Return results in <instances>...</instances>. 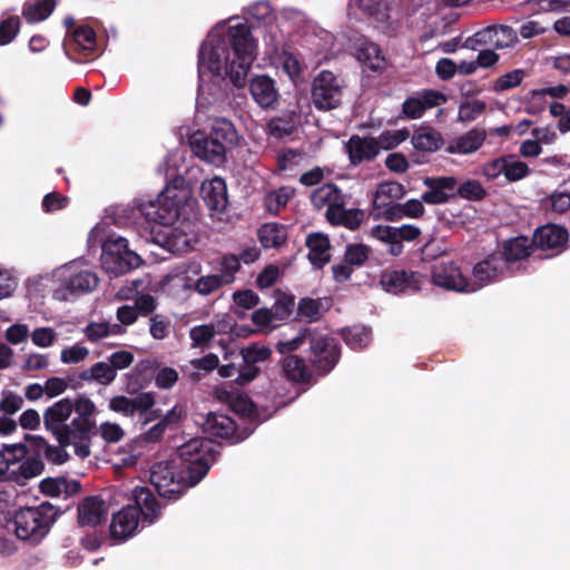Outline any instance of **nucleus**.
<instances>
[{
	"label": "nucleus",
	"mask_w": 570,
	"mask_h": 570,
	"mask_svg": "<svg viewBox=\"0 0 570 570\" xmlns=\"http://www.w3.org/2000/svg\"><path fill=\"white\" fill-rule=\"evenodd\" d=\"M183 161V153H171L159 166L170 181L156 200L138 205L140 214L157 224L153 228L154 242L175 254L185 253L191 247L193 219L196 217L191 190L178 174Z\"/></svg>",
	"instance_id": "f257e3e1"
},
{
	"label": "nucleus",
	"mask_w": 570,
	"mask_h": 570,
	"mask_svg": "<svg viewBox=\"0 0 570 570\" xmlns=\"http://www.w3.org/2000/svg\"><path fill=\"white\" fill-rule=\"evenodd\" d=\"M255 55L256 43L247 23L228 26L225 21L218 22L199 49L197 106L203 104L207 75L228 78L237 88L245 87Z\"/></svg>",
	"instance_id": "f03ea898"
},
{
	"label": "nucleus",
	"mask_w": 570,
	"mask_h": 570,
	"mask_svg": "<svg viewBox=\"0 0 570 570\" xmlns=\"http://www.w3.org/2000/svg\"><path fill=\"white\" fill-rule=\"evenodd\" d=\"M136 505L128 504L115 513L110 523V535L117 541H125L135 534L139 524V513L144 521L154 523L160 514V505L148 488L136 487L131 491Z\"/></svg>",
	"instance_id": "7ed1b4c3"
},
{
	"label": "nucleus",
	"mask_w": 570,
	"mask_h": 570,
	"mask_svg": "<svg viewBox=\"0 0 570 570\" xmlns=\"http://www.w3.org/2000/svg\"><path fill=\"white\" fill-rule=\"evenodd\" d=\"M55 285L53 298L66 302L79 295L92 292L99 284V278L85 261L69 262L51 274Z\"/></svg>",
	"instance_id": "20e7f679"
},
{
	"label": "nucleus",
	"mask_w": 570,
	"mask_h": 570,
	"mask_svg": "<svg viewBox=\"0 0 570 570\" xmlns=\"http://www.w3.org/2000/svg\"><path fill=\"white\" fill-rule=\"evenodd\" d=\"M311 202L316 209L325 208V217L332 225L356 229L363 219L360 209L345 207L346 196L334 184H324L311 194Z\"/></svg>",
	"instance_id": "39448f33"
},
{
	"label": "nucleus",
	"mask_w": 570,
	"mask_h": 570,
	"mask_svg": "<svg viewBox=\"0 0 570 570\" xmlns=\"http://www.w3.org/2000/svg\"><path fill=\"white\" fill-rule=\"evenodd\" d=\"M179 470L189 476V485H196L208 472L215 461V444L206 438H194L177 450Z\"/></svg>",
	"instance_id": "423d86ee"
},
{
	"label": "nucleus",
	"mask_w": 570,
	"mask_h": 570,
	"mask_svg": "<svg viewBox=\"0 0 570 570\" xmlns=\"http://www.w3.org/2000/svg\"><path fill=\"white\" fill-rule=\"evenodd\" d=\"M56 509L49 503L20 509L14 514V532L21 540L40 542L55 522Z\"/></svg>",
	"instance_id": "0eeeda50"
},
{
	"label": "nucleus",
	"mask_w": 570,
	"mask_h": 570,
	"mask_svg": "<svg viewBox=\"0 0 570 570\" xmlns=\"http://www.w3.org/2000/svg\"><path fill=\"white\" fill-rule=\"evenodd\" d=\"M101 267L108 274L121 275L140 265V257L128 249L127 239L110 236L101 244Z\"/></svg>",
	"instance_id": "6e6552de"
},
{
	"label": "nucleus",
	"mask_w": 570,
	"mask_h": 570,
	"mask_svg": "<svg viewBox=\"0 0 570 570\" xmlns=\"http://www.w3.org/2000/svg\"><path fill=\"white\" fill-rule=\"evenodd\" d=\"M179 464L176 462H158L156 463L150 473V481L156 488L159 495L171 499L180 494L188 484L189 476L184 470H179Z\"/></svg>",
	"instance_id": "1a4fd4ad"
},
{
	"label": "nucleus",
	"mask_w": 570,
	"mask_h": 570,
	"mask_svg": "<svg viewBox=\"0 0 570 570\" xmlns=\"http://www.w3.org/2000/svg\"><path fill=\"white\" fill-rule=\"evenodd\" d=\"M343 80L331 71H322L313 80L312 100L320 110H331L341 104Z\"/></svg>",
	"instance_id": "9d476101"
},
{
	"label": "nucleus",
	"mask_w": 570,
	"mask_h": 570,
	"mask_svg": "<svg viewBox=\"0 0 570 570\" xmlns=\"http://www.w3.org/2000/svg\"><path fill=\"white\" fill-rule=\"evenodd\" d=\"M239 268L240 263L235 255L225 256L220 262L219 273L200 276L194 281L193 289L202 296L210 295L223 286L234 283Z\"/></svg>",
	"instance_id": "9b49d317"
},
{
	"label": "nucleus",
	"mask_w": 570,
	"mask_h": 570,
	"mask_svg": "<svg viewBox=\"0 0 570 570\" xmlns=\"http://www.w3.org/2000/svg\"><path fill=\"white\" fill-rule=\"evenodd\" d=\"M307 368L303 360L297 356H287L283 361V373L279 379L271 380L268 394L272 397H284L289 393L294 382L305 381Z\"/></svg>",
	"instance_id": "f8f14e48"
},
{
	"label": "nucleus",
	"mask_w": 570,
	"mask_h": 570,
	"mask_svg": "<svg viewBox=\"0 0 570 570\" xmlns=\"http://www.w3.org/2000/svg\"><path fill=\"white\" fill-rule=\"evenodd\" d=\"M434 285L448 291L470 293L469 278L453 262H438L431 269Z\"/></svg>",
	"instance_id": "ddd939ff"
},
{
	"label": "nucleus",
	"mask_w": 570,
	"mask_h": 570,
	"mask_svg": "<svg viewBox=\"0 0 570 570\" xmlns=\"http://www.w3.org/2000/svg\"><path fill=\"white\" fill-rule=\"evenodd\" d=\"M307 343H309L311 361L322 371H330L340 356L337 343L333 338L312 331H309Z\"/></svg>",
	"instance_id": "4468645a"
},
{
	"label": "nucleus",
	"mask_w": 570,
	"mask_h": 570,
	"mask_svg": "<svg viewBox=\"0 0 570 570\" xmlns=\"http://www.w3.org/2000/svg\"><path fill=\"white\" fill-rule=\"evenodd\" d=\"M505 272V261L501 254L491 255L474 265L472 277L469 278L470 293L495 282Z\"/></svg>",
	"instance_id": "2eb2a0df"
},
{
	"label": "nucleus",
	"mask_w": 570,
	"mask_h": 570,
	"mask_svg": "<svg viewBox=\"0 0 570 570\" xmlns=\"http://www.w3.org/2000/svg\"><path fill=\"white\" fill-rule=\"evenodd\" d=\"M423 284V276L404 271L384 272L380 279L382 288L392 294L416 292L422 288Z\"/></svg>",
	"instance_id": "dca6fc26"
},
{
	"label": "nucleus",
	"mask_w": 570,
	"mask_h": 570,
	"mask_svg": "<svg viewBox=\"0 0 570 570\" xmlns=\"http://www.w3.org/2000/svg\"><path fill=\"white\" fill-rule=\"evenodd\" d=\"M568 240L569 234L564 227L549 224L537 229L532 243L538 248L557 255L566 248Z\"/></svg>",
	"instance_id": "f3484780"
},
{
	"label": "nucleus",
	"mask_w": 570,
	"mask_h": 570,
	"mask_svg": "<svg viewBox=\"0 0 570 570\" xmlns=\"http://www.w3.org/2000/svg\"><path fill=\"white\" fill-rule=\"evenodd\" d=\"M405 195V188L396 181H385L377 186L373 200L376 217L389 220V213L397 205L396 200Z\"/></svg>",
	"instance_id": "a211bd4d"
},
{
	"label": "nucleus",
	"mask_w": 570,
	"mask_h": 570,
	"mask_svg": "<svg viewBox=\"0 0 570 570\" xmlns=\"http://www.w3.org/2000/svg\"><path fill=\"white\" fill-rule=\"evenodd\" d=\"M190 147L198 158L207 163L219 165L225 160L224 146L210 135L205 136L200 131L194 132L190 137Z\"/></svg>",
	"instance_id": "6ab92c4d"
},
{
	"label": "nucleus",
	"mask_w": 570,
	"mask_h": 570,
	"mask_svg": "<svg viewBox=\"0 0 570 570\" xmlns=\"http://www.w3.org/2000/svg\"><path fill=\"white\" fill-rule=\"evenodd\" d=\"M73 411V404L70 399H61L48 407L43 414V422L47 430L51 431L57 439L59 435H66L70 432L69 426L65 425Z\"/></svg>",
	"instance_id": "aec40b11"
},
{
	"label": "nucleus",
	"mask_w": 570,
	"mask_h": 570,
	"mask_svg": "<svg viewBox=\"0 0 570 570\" xmlns=\"http://www.w3.org/2000/svg\"><path fill=\"white\" fill-rule=\"evenodd\" d=\"M155 404V396L151 392H142L135 397L117 395L110 399L109 409L126 416H134L136 413H144Z\"/></svg>",
	"instance_id": "412c9836"
},
{
	"label": "nucleus",
	"mask_w": 570,
	"mask_h": 570,
	"mask_svg": "<svg viewBox=\"0 0 570 570\" xmlns=\"http://www.w3.org/2000/svg\"><path fill=\"white\" fill-rule=\"evenodd\" d=\"M200 196L209 210L223 213L228 204L227 187L223 178L214 177L203 181L200 186Z\"/></svg>",
	"instance_id": "4be33fe9"
},
{
	"label": "nucleus",
	"mask_w": 570,
	"mask_h": 570,
	"mask_svg": "<svg viewBox=\"0 0 570 570\" xmlns=\"http://www.w3.org/2000/svg\"><path fill=\"white\" fill-rule=\"evenodd\" d=\"M109 512V503L102 497H89L78 505V522L81 525L96 527Z\"/></svg>",
	"instance_id": "5701e85b"
},
{
	"label": "nucleus",
	"mask_w": 570,
	"mask_h": 570,
	"mask_svg": "<svg viewBox=\"0 0 570 570\" xmlns=\"http://www.w3.org/2000/svg\"><path fill=\"white\" fill-rule=\"evenodd\" d=\"M294 306L293 298L283 303H276L272 309L259 308L252 315L253 323L263 332H269L276 326L277 321L286 318Z\"/></svg>",
	"instance_id": "b1692460"
},
{
	"label": "nucleus",
	"mask_w": 570,
	"mask_h": 570,
	"mask_svg": "<svg viewBox=\"0 0 570 570\" xmlns=\"http://www.w3.org/2000/svg\"><path fill=\"white\" fill-rule=\"evenodd\" d=\"M42 471V464L35 459H28L23 465L0 461V481H13L18 484H24L27 480L39 475Z\"/></svg>",
	"instance_id": "393cba45"
},
{
	"label": "nucleus",
	"mask_w": 570,
	"mask_h": 570,
	"mask_svg": "<svg viewBox=\"0 0 570 570\" xmlns=\"http://www.w3.org/2000/svg\"><path fill=\"white\" fill-rule=\"evenodd\" d=\"M249 90L253 99L262 108H273L278 100V91L275 82L267 76H257L252 79Z\"/></svg>",
	"instance_id": "a878e982"
},
{
	"label": "nucleus",
	"mask_w": 570,
	"mask_h": 570,
	"mask_svg": "<svg viewBox=\"0 0 570 570\" xmlns=\"http://www.w3.org/2000/svg\"><path fill=\"white\" fill-rule=\"evenodd\" d=\"M346 150L352 164L357 165L363 160L373 159L379 155L375 138L352 136L346 145Z\"/></svg>",
	"instance_id": "bb28decb"
},
{
	"label": "nucleus",
	"mask_w": 570,
	"mask_h": 570,
	"mask_svg": "<svg viewBox=\"0 0 570 570\" xmlns=\"http://www.w3.org/2000/svg\"><path fill=\"white\" fill-rule=\"evenodd\" d=\"M75 49L81 55H90L97 50L96 32L88 26H80L66 40V53Z\"/></svg>",
	"instance_id": "cd10ccee"
},
{
	"label": "nucleus",
	"mask_w": 570,
	"mask_h": 570,
	"mask_svg": "<svg viewBox=\"0 0 570 570\" xmlns=\"http://www.w3.org/2000/svg\"><path fill=\"white\" fill-rule=\"evenodd\" d=\"M203 432L213 438L233 439L234 421L223 413H209L202 423Z\"/></svg>",
	"instance_id": "c85d7f7f"
},
{
	"label": "nucleus",
	"mask_w": 570,
	"mask_h": 570,
	"mask_svg": "<svg viewBox=\"0 0 570 570\" xmlns=\"http://www.w3.org/2000/svg\"><path fill=\"white\" fill-rule=\"evenodd\" d=\"M487 134L481 129H472L451 140L446 146L450 154L466 155L476 151L484 142Z\"/></svg>",
	"instance_id": "c756f323"
},
{
	"label": "nucleus",
	"mask_w": 570,
	"mask_h": 570,
	"mask_svg": "<svg viewBox=\"0 0 570 570\" xmlns=\"http://www.w3.org/2000/svg\"><path fill=\"white\" fill-rule=\"evenodd\" d=\"M306 246L308 248V259L317 268H322L328 263L331 258L330 254V240L321 234H311L306 239Z\"/></svg>",
	"instance_id": "7c9ffc66"
},
{
	"label": "nucleus",
	"mask_w": 570,
	"mask_h": 570,
	"mask_svg": "<svg viewBox=\"0 0 570 570\" xmlns=\"http://www.w3.org/2000/svg\"><path fill=\"white\" fill-rule=\"evenodd\" d=\"M216 396L219 401L227 403L235 413L242 416L249 417L254 413V403L247 395L240 392H230L224 387H217Z\"/></svg>",
	"instance_id": "2f4dec72"
},
{
	"label": "nucleus",
	"mask_w": 570,
	"mask_h": 570,
	"mask_svg": "<svg viewBox=\"0 0 570 570\" xmlns=\"http://www.w3.org/2000/svg\"><path fill=\"white\" fill-rule=\"evenodd\" d=\"M39 489L46 495L58 498L62 494L71 495L79 492L80 483L67 478H47L40 482Z\"/></svg>",
	"instance_id": "473e14b6"
},
{
	"label": "nucleus",
	"mask_w": 570,
	"mask_h": 570,
	"mask_svg": "<svg viewBox=\"0 0 570 570\" xmlns=\"http://www.w3.org/2000/svg\"><path fill=\"white\" fill-rule=\"evenodd\" d=\"M411 144L414 149L424 153H434L441 148L443 144L442 135L429 127H421L413 134Z\"/></svg>",
	"instance_id": "72a5a7b5"
},
{
	"label": "nucleus",
	"mask_w": 570,
	"mask_h": 570,
	"mask_svg": "<svg viewBox=\"0 0 570 570\" xmlns=\"http://www.w3.org/2000/svg\"><path fill=\"white\" fill-rule=\"evenodd\" d=\"M125 328L117 323L107 321L89 322L83 328V334L90 343H99L111 336L122 335Z\"/></svg>",
	"instance_id": "f704fd0d"
},
{
	"label": "nucleus",
	"mask_w": 570,
	"mask_h": 570,
	"mask_svg": "<svg viewBox=\"0 0 570 570\" xmlns=\"http://www.w3.org/2000/svg\"><path fill=\"white\" fill-rule=\"evenodd\" d=\"M194 281L187 275V269L177 267L167 274L161 281V287L170 295H178L181 292L193 288Z\"/></svg>",
	"instance_id": "c9c22d12"
},
{
	"label": "nucleus",
	"mask_w": 570,
	"mask_h": 570,
	"mask_svg": "<svg viewBox=\"0 0 570 570\" xmlns=\"http://www.w3.org/2000/svg\"><path fill=\"white\" fill-rule=\"evenodd\" d=\"M72 404L73 410L79 416V419H75L72 421V425L79 428V430L83 432L90 431L94 426L91 419L96 413L95 403L89 397L80 395L75 400V402H72Z\"/></svg>",
	"instance_id": "e433bc0d"
},
{
	"label": "nucleus",
	"mask_w": 570,
	"mask_h": 570,
	"mask_svg": "<svg viewBox=\"0 0 570 570\" xmlns=\"http://www.w3.org/2000/svg\"><path fill=\"white\" fill-rule=\"evenodd\" d=\"M357 60L371 70H380L385 65V59L377 45L363 41L356 50Z\"/></svg>",
	"instance_id": "4c0bfd02"
},
{
	"label": "nucleus",
	"mask_w": 570,
	"mask_h": 570,
	"mask_svg": "<svg viewBox=\"0 0 570 570\" xmlns=\"http://www.w3.org/2000/svg\"><path fill=\"white\" fill-rule=\"evenodd\" d=\"M80 379L87 382H96L109 385L116 379V372L107 362H97L80 373Z\"/></svg>",
	"instance_id": "58836bf2"
},
{
	"label": "nucleus",
	"mask_w": 570,
	"mask_h": 570,
	"mask_svg": "<svg viewBox=\"0 0 570 570\" xmlns=\"http://www.w3.org/2000/svg\"><path fill=\"white\" fill-rule=\"evenodd\" d=\"M531 243L527 237H517L504 243L503 259L508 262L521 261L529 256Z\"/></svg>",
	"instance_id": "ea45409f"
},
{
	"label": "nucleus",
	"mask_w": 570,
	"mask_h": 570,
	"mask_svg": "<svg viewBox=\"0 0 570 570\" xmlns=\"http://www.w3.org/2000/svg\"><path fill=\"white\" fill-rule=\"evenodd\" d=\"M210 136L214 139H217L224 146L225 150H227L228 147L235 145L238 139L237 131L235 130L233 124L226 119H219L215 121Z\"/></svg>",
	"instance_id": "a19ab883"
},
{
	"label": "nucleus",
	"mask_w": 570,
	"mask_h": 570,
	"mask_svg": "<svg viewBox=\"0 0 570 570\" xmlns=\"http://www.w3.org/2000/svg\"><path fill=\"white\" fill-rule=\"evenodd\" d=\"M423 200L410 199L404 204H397L390 213L389 220L395 222L403 217L419 218L424 214Z\"/></svg>",
	"instance_id": "79ce46f5"
},
{
	"label": "nucleus",
	"mask_w": 570,
	"mask_h": 570,
	"mask_svg": "<svg viewBox=\"0 0 570 570\" xmlns=\"http://www.w3.org/2000/svg\"><path fill=\"white\" fill-rule=\"evenodd\" d=\"M262 245L265 248H274L284 244L286 233L283 227L276 224H265L258 230Z\"/></svg>",
	"instance_id": "37998d69"
},
{
	"label": "nucleus",
	"mask_w": 570,
	"mask_h": 570,
	"mask_svg": "<svg viewBox=\"0 0 570 570\" xmlns=\"http://www.w3.org/2000/svg\"><path fill=\"white\" fill-rule=\"evenodd\" d=\"M55 0H36L23 9V17L28 22H39L47 19L55 9Z\"/></svg>",
	"instance_id": "c03bdc74"
},
{
	"label": "nucleus",
	"mask_w": 570,
	"mask_h": 570,
	"mask_svg": "<svg viewBox=\"0 0 570 570\" xmlns=\"http://www.w3.org/2000/svg\"><path fill=\"white\" fill-rule=\"evenodd\" d=\"M79 435H76L72 432L67 433L66 435H59V443L67 444L68 446H72L73 452L80 459H86L90 455V440L87 435V432L80 431Z\"/></svg>",
	"instance_id": "a18cd8bd"
},
{
	"label": "nucleus",
	"mask_w": 570,
	"mask_h": 570,
	"mask_svg": "<svg viewBox=\"0 0 570 570\" xmlns=\"http://www.w3.org/2000/svg\"><path fill=\"white\" fill-rule=\"evenodd\" d=\"M396 227L377 225L371 229V236L375 239L390 245V253L394 256L400 255L403 249L401 242L396 240Z\"/></svg>",
	"instance_id": "49530a36"
},
{
	"label": "nucleus",
	"mask_w": 570,
	"mask_h": 570,
	"mask_svg": "<svg viewBox=\"0 0 570 570\" xmlns=\"http://www.w3.org/2000/svg\"><path fill=\"white\" fill-rule=\"evenodd\" d=\"M295 189L288 186L281 187L265 197V205L269 213L277 214L294 197Z\"/></svg>",
	"instance_id": "de8ad7c7"
},
{
	"label": "nucleus",
	"mask_w": 570,
	"mask_h": 570,
	"mask_svg": "<svg viewBox=\"0 0 570 570\" xmlns=\"http://www.w3.org/2000/svg\"><path fill=\"white\" fill-rule=\"evenodd\" d=\"M531 170L527 163L514 155L505 156L504 179L508 183L519 181L530 175Z\"/></svg>",
	"instance_id": "09e8293b"
},
{
	"label": "nucleus",
	"mask_w": 570,
	"mask_h": 570,
	"mask_svg": "<svg viewBox=\"0 0 570 570\" xmlns=\"http://www.w3.org/2000/svg\"><path fill=\"white\" fill-rule=\"evenodd\" d=\"M343 338L351 348L361 350L368 345L371 331L361 325L352 326L344 331Z\"/></svg>",
	"instance_id": "8fccbe9b"
},
{
	"label": "nucleus",
	"mask_w": 570,
	"mask_h": 570,
	"mask_svg": "<svg viewBox=\"0 0 570 570\" xmlns=\"http://www.w3.org/2000/svg\"><path fill=\"white\" fill-rule=\"evenodd\" d=\"M567 92L568 88L563 85L533 90L531 92L528 110L530 112L540 111L542 109L541 100L543 99L544 96H550L552 98H562Z\"/></svg>",
	"instance_id": "3c124183"
},
{
	"label": "nucleus",
	"mask_w": 570,
	"mask_h": 570,
	"mask_svg": "<svg viewBox=\"0 0 570 570\" xmlns=\"http://www.w3.org/2000/svg\"><path fill=\"white\" fill-rule=\"evenodd\" d=\"M274 63L278 69H282L291 80L295 81L299 78L302 66L293 53L285 50L279 52L276 56Z\"/></svg>",
	"instance_id": "603ef678"
},
{
	"label": "nucleus",
	"mask_w": 570,
	"mask_h": 570,
	"mask_svg": "<svg viewBox=\"0 0 570 570\" xmlns=\"http://www.w3.org/2000/svg\"><path fill=\"white\" fill-rule=\"evenodd\" d=\"M410 137L407 129H391L383 131L377 138H375L379 151L381 149L390 150L397 147L400 144L405 141Z\"/></svg>",
	"instance_id": "864d4df0"
},
{
	"label": "nucleus",
	"mask_w": 570,
	"mask_h": 570,
	"mask_svg": "<svg viewBox=\"0 0 570 570\" xmlns=\"http://www.w3.org/2000/svg\"><path fill=\"white\" fill-rule=\"evenodd\" d=\"M240 355L246 365L267 361L272 355V350L265 345L252 344L240 350Z\"/></svg>",
	"instance_id": "5fc2aeb1"
},
{
	"label": "nucleus",
	"mask_w": 570,
	"mask_h": 570,
	"mask_svg": "<svg viewBox=\"0 0 570 570\" xmlns=\"http://www.w3.org/2000/svg\"><path fill=\"white\" fill-rule=\"evenodd\" d=\"M59 334L50 326L36 327L30 333V338L33 345L40 348H49L56 344Z\"/></svg>",
	"instance_id": "6e6d98bb"
},
{
	"label": "nucleus",
	"mask_w": 570,
	"mask_h": 570,
	"mask_svg": "<svg viewBox=\"0 0 570 570\" xmlns=\"http://www.w3.org/2000/svg\"><path fill=\"white\" fill-rule=\"evenodd\" d=\"M487 109V104L478 99H466L459 107V120L463 122L473 121Z\"/></svg>",
	"instance_id": "4d7b16f0"
},
{
	"label": "nucleus",
	"mask_w": 570,
	"mask_h": 570,
	"mask_svg": "<svg viewBox=\"0 0 570 570\" xmlns=\"http://www.w3.org/2000/svg\"><path fill=\"white\" fill-rule=\"evenodd\" d=\"M544 207L548 210L562 214L570 209V193L556 191L544 199Z\"/></svg>",
	"instance_id": "13d9d810"
},
{
	"label": "nucleus",
	"mask_w": 570,
	"mask_h": 570,
	"mask_svg": "<svg viewBox=\"0 0 570 570\" xmlns=\"http://www.w3.org/2000/svg\"><path fill=\"white\" fill-rule=\"evenodd\" d=\"M456 194L464 199L475 202L484 198L487 191L480 181L466 180L458 187Z\"/></svg>",
	"instance_id": "bf43d9fd"
},
{
	"label": "nucleus",
	"mask_w": 570,
	"mask_h": 570,
	"mask_svg": "<svg viewBox=\"0 0 570 570\" xmlns=\"http://www.w3.org/2000/svg\"><path fill=\"white\" fill-rule=\"evenodd\" d=\"M495 26L483 28L475 32L465 41V47L476 49L479 46H489L493 48L494 45Z\"/></svg>",
	"instance_id": "052dcab7"
},
{
	"label": "nucleus",
	"mask_w": 570,
	"mask_h": 570,
	"mask_svg": "<svg viewBox=\"0 0 570 570\" xmlns=\"http://www.w3.org/2000/svg\"><path fill=\"white\" fill-rule=\"evenodd\" d=\"M89 355V350L80 344H73L60 352V361L63 364H77L85 361Z\"/></svg>",
	"instance_id": "680f3d73"
},
{
	"label": "nucleus",
	"mask_w": 570,
	"mask_h": 570,
	"mask_svg": "<svg viewBox=\"0 0 570 570\" xmlns=\"http://www.w3.org/2000/svg\"><path fill=\"white\" fill-rule=\"evenodd\" d=\"M518 40L517 32L508 26H495L494 49L512 47Z\"/></svg>",
	"instance_id": "e2e57ef3"
},
{
	"label": "nucleus",
	"mask_w": 570,
	"mask_h": 570,
	"mask_svg": "<svg viewBox=\"0 0 570 570\" xmlns=\"http://www.w3.org/2000/svg\"><path fill=\"white\" fill-rule=\"evenodd\" d=\"M27 449L22 444L6 446L0 454V461L14 464L16 466L24 464Z\"/></svg>",
	"instance_id": "0e129e2a"
},
{
	"label": "nucleus",
	"mask_w": 570,
	"mask_h": 570,
	"mask_svg": "<svg viewBox=\"0 0 570 570\" xmlns=\"http://www.w3.org/2000/svg\"><path fill=\"white\" fill-rule=\"evenodd\" d=\"M423 184L429 188V190L422 195V200L424 203L440 205L450 199L449 194L439 188L436 184L430 183V177L424 178Z\"/></svg>",
	"instance_id": "69168bd1"
},
{
	"label": "nucleus",
	"mask_w": 570,
	"mask_h": 570,
	"mask_svg": "<svg viewBox=\"0 0 570 570\" xmlns=\"http://www.w3.org/2000/svg\"><path fill=\"white\" fill-rule=\"evenodd\" d=\"M18 285V277L12 269L0 267V299L12 295Z\"/></svg>",
	"instance_id": "338daca9"
},
{
	"label": "nucleus",
	"mask_w": 570,
	"mask_h": 570,
	"mask_svg": "<svg viewBox=\"0 0 570 570\" xmlns=\"http://www.w3.org/2000/svg\"><path fill=\"white\" fill-rule=\"evenodd\" d=\"M308 335L309 330L303 328L297 333L295 337L279 341L276 345V350L281 354H286L296 351L299 347H302L305 343H307Z\"/></svg>",
	"instance_id": "774afa93"
}]
</instances>
